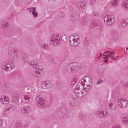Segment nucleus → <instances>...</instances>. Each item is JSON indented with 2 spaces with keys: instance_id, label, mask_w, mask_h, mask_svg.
<instances>
[{
  "instance_id": "obj_1",
  "label": "nucleus",
  "mask_w": 128,
  "mask_h": 128,
  "mask_svg": "<svg viewBox=\"0 0 128 128\" xmlns=\"http://www.w3.org/2000/svg\"><path fill=\"white\" fill-rule=\"evenodd\" d=\"M92 80L88 76L86 77L81 80L78 84L83 86L82 89L77 86L75 88V95L78 98H82L85 96L90 89L92 85Z\"/></svg>"
},
{
  "instance_id": "obj_2",
  "label": "nucleus",
  "mask_w": 128,
  "mask_h": 128,
  "mask_svg": "<svg viewBox=\"0 0 128 128\" xmlns=\"http://www.w3.org/2000/svg\"><path fill=\"white\" fill-rule=\"evenodd\" d=\"M70 44L73 46H76L78 45L80 41L78 36L76 34L71 35L69 38Z\"/></svg>"
},
{
  "instance_id": "obj_3",
  "label": "nucleus",
  "mask_w": 128,
  "mask_h": 128,
  "mask_svg": "<svg viewBox=\"0 0 128 128\" xmlns=\"http://www.w3.org/2000/svg\"><path fill=\"white\" fill-rule=\"evenodd\" d=\"M104 20L105 24L107 26H110L114 22L115 18L113 14L106 15L104 16Z\"/></svg>"
},
{
  "instance_id": "obj_4",
  "label": "nucleus",
  "mask_w": 128,
  "mask_h": 128,
  "mask_svg": "<svg viewBox=\"0 0 128 128\" xmlns=\"http://www.w3.org/2000/svg\"><path fill=\"white\" fill-rule=\"evenodd\" d=\"M62 38L59 34H54L50 39V44L52 45H55L60 42Z\"/></svg>"
},
{
  "instance_id": "obj_5",
  "label": "nucleus",
  "mask_w": 128,
  "mask_h": 128,
  "mask_svg": "<svg viewBox=\"0 0 128 128\" xmlns=\"http://www.w3.org/2000/svg\"><path fill=\"white\" fill-rule=\"evenodd\" d=\"M20 96L21 101L23 103H30L32 101V97L29 93L24 95L21 93Z\"/></svg>"
},
{
  "instance_id": "obj_6",
  "label": "nucleus",
  "mask_w": 128,
  "mask_h": 128,
  "mask_svg": "<svg viewBox=\"0 0 128 128\" xmlns=\"http://www.w3.org/2000/svg\"><path fill=\"white\" fill-rule=\"evenodd\" d=\"M77 67V64L76 63H71L66 66V70L68 73L71 74L73 72L74 70Z\"/></svg>"
},
{
  "instance_id": "obj_7",
  "label": "nucleus",
  "mask_w": 128,
  "mask_h": 128,
  "mask_svg": "<svg viewBox=\"0 0 128 128\" xmlns=\"http://www.w3.org/2000/svg\"><path fill=\"white\" fill-rule=\"evenodd\" d=\"M42 66H39L36 71L33 73V76L37 79L40 78L42 76Z\"/></svg>"
},
{
  "instance_id": "obj_8",
  "label": "nucleus",
  "mask_w": 128,
  "mask_h": 128,
  "mask_svg": "<svg viewBox=\"0 0 128 128\" xmlns=\"http://www.w3.org/2000/svg\"><path fill=\"white\" fill-rule=\"evenodd\" d=\"M21 113L24 115L28 114L32 112V108L30 106H25L22 107L21 109Z\"/></svg>"
},
{
  "instance_id": "obj_9",
  "label": "nucleus",
  "mask_w": 128,
  "mask_h": 128,
  "mask_svg": "<svg viewBox=\"0 0 128 128\" xmlns=\"http://www.w3.org/2000/svg\"><path fill=\"white\" fill-rule=\"evenodd\" d=\"M36 104L38 107L41 108L44 106V100L40 96H39L36 98Z\"/></svg>"
},
{
  "instance_id": "obj_10",
  "label": "nucleus",
  "mask_w": 128,
  "mask_h": 128,
  "mask_svg": "<svg viewBox=\"0 0 128 128\" xmlns=\"http://www.w3.org/2000/svg\"><path fill=\"white\" fill-rule=\"evenodd\" d=\"M41 86L44 89L48 90L51 87L52 84L50 82L47 81H44L42 82Z\"/></svg>"
},
{
  "instance_id": "obj_11",
  "label": "nucleus",
  "mask_w": 128,
  "mask_h": 128,
  "mask_svg": "<svg viewBox=\"0 0 128 128\" xmlns=\"http://www.w3.org/2000/svg\"><path fill=\"white\" fill-rule=\"evenodd\" d=\"M118 106L120 108H124L127 105V102L125 99H119L118 100Z\"/></svg>"
},
{
  "instance_id": "obj_12",
  "label": "nucleus",
  "mask_w": 128,
  "mask_h": 128,
  "mask_svg": "<svg viewBox=\"0 0 128 128\" xmlns=\"http://www.w3.org/2000/svg\"><path fill=\"white\" fill-rule=\"evenodd\" d=\"M120 27L124 28L128 26V19L124 18L122 19L120 22Z\"/></svg>"
},
{
  "instance_id": "obj_13",
  "label": "nucleus",
  "mask_w": 128,
  "mask_h": 128,
  "mask_svg": "<svg viewBox=\"0 0 128 128\" xmlns=\"http://www.w3.org/2000/svg\"><path fill=\"white\" fill-rule=\"evenodd\" d=\"M92 27L94 29H100L102 28V26L100 23H99L98 21H95L92 23Z\"/></svg>"
},
{
  "instance_id": "obj_14",
  "label": "nucleus",
  "mask_w": 128,
  "mask_h": 128,
  "mask_svg": "<svg viewBox=\"0 0 128 128\" xmlns=\"http://www.w3.org/2000/svg\"><path fill=\"white\" fill-rule=\"evenodd\" d=\"M0 102L4 104H8L9 102V98L7 96H2L0 98Z\"/></svg>"
},
{
  "instance_id": "obj_15",
  "label": "nucleus",
  "mask_w": 128,
  "mask_h": 128,
  "mask_svg": "<svg viewBox=\"0 0 128 128\" xmlns=\"http://www.w3.org/2000/svg\"><path fill=\"white\" fill-rule=\"evenodd\" d=\"M86 4V1H82L76 4L77 8L80 10L84 9L85 7L84 6Z\"/></svg>"
},
{
  "instance_id": "obj_16",
  "label": "nucleus",
  "mask_w": 128,
  "mask_h": 128,
  "mask_svg": "<svg viewBox=\"0 0 128 128\" xmlns=\"http://www.w3.org/2000/svg\"><path fill=\"white\" fill-rule=\"evenodd\" d=\"M29 10V13H32L33 16L34 18H36L38 16V13L36 12V8L34 7H31L28 8Z\"/></svg>"
},
{
  "instance_id": "obj_17",
  "label": "nucleus",
  "mask_w": 128,
  "mask_h": 128,
  "mask_svg": "<svg viewBox=\"0 0 128 128\" xmlns=\"http://www.w3.org/2000/svg\"><path fill=\"white\" fill-rule=\"evenodd\" d=\"M121 5L122 8L124 9L128 10V0H124L122 2Z\"/></svg>"
},
{
  "instance_id": "obj_18",
  "label": "nucleus",
  "mask_w": 128,
  "mask_h": 128,
  "mask_svg": "<svg viewBox=\"0 0 128 128\" xmlns=\"http://www.w3.org/2000/svg\"><path fill=\"white\" fill-rule=\"evenodd\" d=\"M106 108L109 110H114L116 108L115 105L112 104L107 103L106 105Z\"/></svg>"
},
{
  "instance_id": "obj_19",
  "label": "nucleus",
  "mask_w": 128,
  "mask_h": 128,
  "mask_svg": "<svg viewBox=\"0 0 128 128\" xmlns=\"http://www.w3.org/2000/svg\"><path fill=\"white\" fill-rule=\"evenodd\" d=\"M2 66L4 68H5L6 70V71H10L11 70L12 66L9 63H4L2 65Z\"/></svg>"
},
{
  "instance_id": "obj_20",
  "label": "nucleus",
  "mask_w": 128,
  "mask_h": 128,
  "mask_svg": "<svg viewBox=\"0 0 128 128\" xmlns=\"http://www.w3.org/2000/svg\"><path fill=\"white\" fill-rule=\"evenodd\" d=\"M15 49L14 46L12 45L9 46L8 48V52L9 58L10 55H11L12 54H13V52Z\"/></svg>"
},
{
  "instance_id": "obj_21",
  "label": "nucleus",
  "mask_w": 128,
  "mask_h": 128,
  "mask_svg": "<svg viewBox=\"0 0 128 128\" xmlns=\"http://www.w3.org/2000/svg\"><path fill=\"white\" fill-rule=\"evenodd\" d=\"M77 100L74 97L70 98L69 100V103L71 106H73L76 104Z\"/></svg>"
},
{
  "instance_id": "obj_22",
  "label": "nucleus",
  "mask_w": 128,
  "mask_h": 128,
  "mask_svg": "<svg viewBox=\"0 0 128 128\" xmlns=\"http://www.w3.org/2000/svg\"><path fill=\"white\" fill-rule=\"evenodd\" d=\"M18 54V51L15 49L13 52V54H12L11 55H10V59H15L17 56Z\"/></svg>"
},
{
  "instance_id": "obj_23",
  "label": "nucleus",
  "mask_w": 128,
  "mask_h": 128,
  "mask_svg": "<svg viewBox=\"0 0 128 128\" xmlns=\"http://www.w3.org/2000/svg\"><path fill=\"white\" fill-rule=\"evenodd\" d=\"M19 99V95L17 94H14L12 96V100L14 102H18Z\"/></svg>"
},
{
  "instance_id": "obj_24",
  "label": "nucleus",
  "mask_w": 128,
  "mask_h": 128,
  "mask_svg": "<svg viewBox=\"0 0 128 128\" xmlns=\"http://www.w3.org/2000/svg\"><path fill=\"white\" fill-rule=\"evenodd\" d=\"M122 123L125 125L128 124V117L125 115H123L122 117Z\"/></svg>"
},
{
  "instance_id": "obj_25",
  "label": "nucleus",
  "mask_w": 128,
  "mask_h": 128,
  "mask_svg": "<svg viewBox=\"0 0 128 128\" xmlns=\"http://www.w3.org/2000/svg\"><path fill=\"white\" fill-rule=\"evenodd\" d=\"M118 3V1L117 0H113L111 2V5L112 6L114 7H116Z\"/></svg>"
},
{
  "instance_id": "obj_26",
  "label": "nucleus",
  "mask_w": 128,
  "mask_h": 128,
  "mask_svg": "<svg viewBox=\"0 0 128 128\" xmlns=\"http://www.w3.org/2000/svg\"><path fill=\"white\" fill-rule=\"evenodd\" d=\"M10 108H4L2 110V114L5 115L8 114L9 113V110L10 109Z\"/></svg>"
},
{
  "instance_id": "obj_27",
  "label": "nucleus",
  "mask_w": 128,
  "mask_h": 128,
  "mask_svg": "<svg viewBox=\"0 0 128 128\" xmlns=\"http://www.w3.org/2000/svg\"><path fill=\"white\" fill-rule=\"evenodd\" d=\"M102 110H98L96 111L95 114L97 117L102 118Z\"/></svg>"
},
{
  "instance_id": "obj_28",
  "label": "nucleus",
  "mask_w": 128,
  "mask_h": 128,
  "mask_svg": "<svg viewBox=\"0 0 128 128\" xmlns=\"http://www.w3.org/2000/svg\"><path fill=\"white\" fill-rule=\"evenodd\" d=\"M27 121L25 120H22V121L20 122L22 127L25 128L27 126Z\"/></svg>"
},
{
  "instance_id": "obj_29",
  "label": "nucleus",
  "mask_w": 128,
  "mask_h": 128,
  "mask_svg": "<svg viewBox=\"0 0 128 128\" xmlns=\"http://www.w3.org/2000/svg\"><path fill=\"white\" fill-rule=\"evenodd\" d=\"M102 118H103L107 117L108 115V112L107 111H102Z\"/></svg>"
},
{
  "instance_id": "obj_30",
  "label": "nucleus",
  "mask_w": 128,
  "mask_h": 128,
  "mask_svg": "<svg viewBox=\"0 0 128 128\" xmlns=\"http://www.w3.org/2000/svg\"><path fill=\"white\" fill-rule=\"evenodd\" d=\"M28 56L27 55L25 54H23L22 57V61L24 62H27L28 60Z\"/></svg>"
},
{
  "instance_id": "obj_31",
  "label": "nucleus",
  "mask_w": 128,
  "mask_h": 128,
  "mask_svg": "<svg viewBox=\"0 0 128 128\" xmlns=\"http://www.w3.org/2000/svg\"><path fill=\"white\" fill-rule=\"evenodd\" d=\"M28 63L33 66L34 67L36 68L38 65V64L36 62H34L32 61H29L28 62Z\"/></svg>"
},
{
  "instance_id": "obj_32",
  "label": "nucleus",
  "mask_w": 128,
  "mask_h": 128,
  "mask_svg": "<svg viewBox=\"0 0 128 128\" xmlns=\"http://www.w3.org/2000/svg\"><path fill=\"white\" fill-rule=\"evenodd\" d=\"M112 95L116 100L119 98V93L118 92H113L112 94Z\"/></svg>"
},
{
  "instance_id": "obj_33",
  "label": "nucleus",
  "mask_w": 128,
  "mask_h": 128,
  "mask_svg": "<svg viewBox=\"0 0 128 128\" xmlns=\"http://www.w3.org/2000/svg\"><path fill=\"white\" fill-rule=\"evenodd\" d=\"M41 46V47L44 48V50H48V46L46 44H42Z\"/></svg>"
},
{
  "instance_id": "obj_34",
  "label": "nucleus",
  "mask_w": 128,
  "mask_h": 128,
  "mask_svg": "<svg viewBox=\"0 0 128 128\" xmlns=\"http://www.w3.org/2000/svg\"><path fill=\"white\" fill-rule=\"evenodd\" d=\"M76 15V11H74L73 12H72L70 14V16L72 18L71 19L73 20V19H75V16Z\"/></svg>"
},
{
  "instance_id": "obj_35",
  "label": "nucleus",
  "mask_w": 128,
  "mask_h": 128,
  "mask_svg": "<svg viewBox=\"0 0 128 128\" xmlns=\"http://www.w3.org/2000/svg\"><path fill=\"white\" fill-rule=\"evenodd\" d=\"M82 23L84 25L87 24L88 22L85 17L83 18L82 20Z\"/></svg>"
},
{
  "instance_id": "obj_36",
  "label": "nucleus",
  "mask_w": 128,
  "mask_h": 128,
  "mask_svg": "<svg viewBox=\"0 0 128 128\" xmlns=\"http://www.w3.org/2000/svg\"><path fill=\"white\" fill-rule=\"evenodd\" d=\"M22 127L20 122H17L15 124V128H21Z\"/></svg>"
},
{
  "instance_id": "obj_37",
  "label": "nucleus",
  "mask_w": 128,
  "mask_h": 128,
  "mask_svg": "<svg viewBox=\"0 0 128 128\" xmlns=\"http://www.w3.org/2000/svg\"><path fill=\"white\" fill-rule=\"evenodd\" d=\"M122 85L126 89H128V82H124Z\"/></svg>"
},
{
  "instance_id": "obj_38",
  "label": "nucleus",
  "mask_w": 128,
  "mask_h": 128,
  "mask_svg": "<svg viewBox=\"0 0 128 128\" xmlns=\"http://www.w3.org/2000/svg\"><path fill=\"white\" fill-rule=\"evenodd\" d=\"M112 39H113L114 41H116L118 39V36L116 34H114L112 37Z\"/></svg>"
},
{
  "instance_id": "obj_39",
  "label": "nucleus",
  "mask_w": 128,
  "mask_h": 128,
  "mask_svg": "<svg viewBox=\"0 0 128 128\" xmlns=\"http://www.w3.org/2000/svg\"><path fill=\"white\" fill-rule=\"evenodd\" d=\"M110 119L112 121H115L116 120V116L114 115L111 116L110 117Z\"/></svg>"
},
{
  "instance_id": "obj_40",
  "label": "nucleus",
  "mask_w": 128,
  "mask_h": 128,
  "mask_svg": "<svg viewBox=\"0 0 128 128\" xmlns=\"http://www.w3.org/2000/svg\"><path fill=\"white\" fill-rule=\"evenodd\" d=\"M112 128H120V127L118 124L115 123L114 124Z\"/></svg>"
},
{
  "instance_id": "obj_41",
  "label": "nucleus",
  "mask_w": 128,
  "mask_h": 128,
  "mask_svg": "<svg viewBox=\"0 0 128 128\" xmlns=\"http://www.w3.org/2000/svg\"><path fill=\"white\" fill-rule=\"evenodd\" d=\"M76 79L75 78H73L72 80L71 81V84L73 85L76 82Z\"/></svg>"
},
{
  "instance_id": "obj_42",
  "label": "nucleus",
  "mask_w": 128,
  "mask_h": 128,
  "mask_svg": "<svg viewBox=\"0 0 128 128\" xmlns=\"http://www.w3.org/2000/svg\"><path fill=\"white\" fill-rule=\"evenodd\" d=\"M93 16L94 17H97L98 16V14L96 12H94L92 13Z\"/></svg>"
},
{
  "instance_id": "obj_43",
  "label": "nucleus",
  "mask_w": 128,
  "mask_h": 128,
  "mask_svg": "<svg viewBox=\"0 0 128 128\" xmlns=\"http://www.w3.org/2000/svg\"><path fill=\"white\" fill-rule=\"evenodd\" d=\"M103 81L101 80H99L97 83V84H100Z\"/></svg>"
},
{
  "instance_id": "obj_44",
  "label": "nucleus",
  "mask_w": 128,
  "mask_h": 128,
  "mask_svg": "<svg viewBox=\"0 0 128 128\" xmlns=\"http://www.w3.org/2000/svg\"><path fill=\"white\" fill-rule=\"evenodd\" d=\"M2 120L0 118V126H1L3 124Z\"/></svg>"
},
{
  "instance_id": "obj_45",
  "label": "nucleus",
  "mask_w": 128,
  "mask_h": 128,
  "mask_svg": "<svg viewBox=\"0 0 128 128\" xmlns=\"http://www.w3.org/2000/svg\"><path fill=\"white\" fill-rule=\"evenodd\" d=\"M95 2V0H90V3L92 4H94Z\"/></svg>"
},
{
  "instance_id": "obj_46",
  "label": "nucleus",
  "mask_w": 128,
  "mask_h": 128,
  "mask_svg": "<svg viewBox=\"0 0 128 128\" xmlns=\"http://www.w3.org/2000/svg\"><path fill=\"white\" fill-rule=\"evenodd\" d=\"M8 25V23H7L4 24V26H3V28H5Z\"/></svg>"
},
{
  "instance_id": "obj_47",
  "label": "nucleus",
  "mask_w": 128,
  "mask_h": 128,
  "mask_svg": "<svg viewBox=\"0 0 128 128\" xmlns=\"http://www.w3.org/2000/svg\"><path fill=\"white\" fill-rule=\"evenodd\" d=\"M101 127L100 128H105V126L103 124H102L100 125Z\"/></svg>"
},
{
  "instance_id": "obj_48",
  "label": "nucleus",
  "mask_w": 128,
  "mask_h": 128,
  "mask_svg": "<svg viewBox=\"0 0 128 128\" xmlns=\"http://www.w3.org/2000/svg\"><path fill=\"white\" fill-rule=\"evenodd\" d=\"M103 56H105L106 57L105 58H106L107 59H108L109 57H110V56H111L110 55H107L106 56V55H105L104 54H103Z\"/></svg>"
},
{
  "instance_id": "obj_49",
  "label": "nucleus",
  "mask_w": 128,
  "mask_h": 128,
  "mask_svg": "<svg viewBox=\"0 0 128 128\" xmlns=\"http://www.w3.org/2000/svg\"><path fill=\"white\" fill-rule=\"evenodd\" d=\"M114 54V52H111L110 54H110V55H112Z\"/></svg>"
},
{
  "instance_id": "obj_50",
  "label": "nucleus",
  "mask_w": 128,
  "mask_h": 128,
  "mask_svg": "<svg viewBox=\"0 0 128 128\" xmlns=\"http://www.w3.org/2000/svg\"><path fill=\"white\" fill-rule=\"evenodd\" d=\"M110 52V51H106L104 53V54H106L107 55Z\"/></svg>"
},
{
  "instance_id": "obj_51",
  "label": "nucleus",
  "mask_w": 128,
  "mask_h": 128,
  "mask_svg": "<svg viewBox=\"0 0 128 128\" xmlns=\"http://www.w3.org/2000/svg\"><path fill=\"white\" fill-rule=\"evenodd\" d=\"M117 56H116L115 58H114V56H110V57L112 59H116V58L117 57Z\"/></svg>"
},
{
  "instance_id": "obj_52",
  "label": "nucleus",
  "mask_w": 128,
  "mask_h": 128,
  "mask_svg": "<svg viewBox=\"0 0 128 128\" xmlns=\"http://www.w3.org/2000/svg\"><path fill=\"white\" fill-rule=\"evenodd\" d=\"M43 53H41L40 55V57L42 58V57Z\"/></svg>"
},
{
  "instance_id": "obj_53",
  "label": "nucleus",
  "mask_w": 128,
  "mask_h": 128,
  "mask_svg": "<svg viewBox=\"0 0 128 128\" xmlns=\"http://www.w3.org/2000/svg\"><path fill=\"white\" fill-rule=\"evenodd\" d=\"M54 61V59L53 58H51V61L53 62Z\"/></svg>"
},
{
  "instance_id": "obj_54",
  "label": "nucleus",
  "mask_w": 128,
  "mask_h": 128,
  "mask_svg": "<svg viewBox=\"0 0 128 128\" xmlns=\"http://www.w3.org/2000/svg\"><path fill=\"white\" fill-rule=\"evenodd\" d=\"M108 61V60L106 59L104 60V62H106Z\"/></svg>"
},
{
  "instance_id": "obj_55",
  "label": "nucleus",
  "mask_w": 128,
  "mask_h": 128,
  "mask_svg": "<svg viewBox=\"0 0 128 128\" xmlns=\"http://www.w3.org/2000/svg\"><path fill=\"white\" fill-rule=\"evenodd\" d=\"M62 16H64V13H62Z\"/></svg>"
},
{
  "instance_id": "obj_56",
  "label": "nucleus",
  "mask_w": 128,
  "mask_h": 128,
  "mask_svg": "<svg viewBox=\"0 0 128 128\" xmlns=\"http://www.w3.org/2000/svg\"><path fill=\"white\" fill-rule=\"evenodd\" d=\"M126 50H128V47H127L126 48Z\"/></svg>"
},
{
  "instance_id": "obj_57",
  "label": "nucleus",
  "mask_w": 128,
  "mask_h": 128,
  "mask_svg": "<svg viewBox=\"0 0 128 128\" xmlns=\"http://www.w3.org/2000/svg\"><path fill=\"white\" fill-rule=\"evenodd\" d=\"M101 56V54H100V56Z\"/></svg>"
},
{
  "instance_id": "obj_58",
  "label": "nucleus",
  "mask_w": 128,
  "mask_h": 128,
  "mask_svg": "<svg viewBox=\"0 0 128 128\" xmlns=\"http://www.w3.org/2000/svg\"><path fill=\"white\" fill-rule=\"evenodd\" d=\"M1 23V22H0V23Z\"/></svg>"
}]
</instances>
